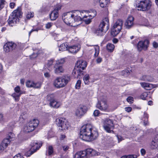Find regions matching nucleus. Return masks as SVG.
Returning <instances> with one entry per match:
<instances>
[{"mask_svg":"<svg viewBox=\"0 0 158 158\" xmlns=\"http://www.w3.org/2000/svg\"><path fill=\"white\" fill-rule=\"evenodd\" d=\"M81 48V46L79 44L68 46V51L72 53H76L79 51Z\"/></svg>","mask_w":158,"mask_h":158,"instance_id":"6ab92c4d","label":"nucleus"},{"mask_svg":"<svg viewBox=\"0 0 158 158\" xmlns=\"http://www.w3.org/2000/svg\"><path fill=\"white\" fill-rule=\"evenodd\" d=\"M139 2L136 5V8L138 10L143 11H147L152 6L150 0H138Z\"/></svg>","mask_w":158,"mask_h":158,"instance_id":"6e6552de","label":"nucleus"},{"mask_svg":"<svg viewBox=\"0 0 158 158\" xmlns=\"http://www.w3.org/2000/svg\"><path fill=\"white\" fill-rule=\"evenodd\" d=\"M98 135L97 131L90 124L84 125L81 128L80 137L83 140H93L97 138Z\"/></svg>","mask_w":158,"mask_h":158,"instance_id":"f257e3e1","label":"nucleus"},{"mask_svg":"<svg viewBox=\"0 0 158 158\" xmlns=\"http://www.w3.org/2000/svg\"><path fill=\"white\" fill-rule=\"evenodd\" d=\"M68 46L66 43L62 44L59 47V50L60 51H68Z\"/></svg>","mask_w":158,"mask_h":158,"instance_id":"2f4dec72","label":"nucleus"},{"mask_svg":"<svg viewBox=\"0 0 158 158\" xmlns=\"http://www.w3.org/2000/svg\"><path fill=\"white\" fill-rule=\"evenodd\" d=\"M53 23L51 22H49L45 25V27L47 29H49L52 26Z\"/></svg>","mask_w":158,"mask_h":158,"instance_id":"49530a36","label":"nucleus"},{"mask_svg":"<svg viewBox=\"0 0 158 158\" xmlns=\"http://www.w3.org/2000/svg\"><path fill=\"white\" fill-rule=\"evenodd\" d=\"M123 25V21L120 19H118L114 24L112 28L111 34L113 36L117 35L121 31Z\"/></svg>","mask_w":158,"mask_h":158,"instance_id":"1a4fd4ad","label":"nucleus"},{"mask_svg":"<svg viewBox=\"0 0 158 158\" xmlns=\"http://www.w3.org/2000/svg\"><path fill=\"white\" fill-rule=\"evenodd\" d=\"M13 158H23V157L21 156L20 154H18L17 155L15 156Z\"/></svg>","mask_w":158,"mask_h":158,"instance_id":"13d9d810","label":"nucleus"},{"mask_svg":"<svg viewBox=\"0 0 158 158\" xmlns=\"http://www.w3.org/2000/svg\"><path fill=\"white\" fill-rule=\"evenodd\" d=\"M6 3L5 0H0V10L4 8Z\"/></svg>","mask_w":158,"mask_h":158,"instance_id":"a19ab883","label":"nucleus"},{"mask_svg":"<svg viewBox=\"0 0 158 158\" xmlns=\"http://www.w3.org/2000/svg\"><path fill=\"white\" fill-rule=\"evenodd\" d=\"M96 106L101 111H107L109 109V105L106 100H101L98 101Z\"/></svg>","mask_w":158,"mask_h":158,"instance_id":"2eb2a0df","label":"nucleus"},{"mask_svg":"<svg viewBox=\"0 0 158 158\" xmlns=\"http://www.w3.org/2000/svg\"><path fill=\"white\" fill-rule=\"evenodd\" d=\"M89 76L88 74H85L83 77V80L85 84L88 85L89 84Z\"/></svg>","mask_w":158,"mask_h":158,"instance_id":"f704fd0d","label":"nucleus"},{"mask_svg":"<svg viewBox=\"0 0 158 158\" xmlns=\"http://www.w3.org/2000/svg\"><path fill=\"white\" fill-rule=\"evenodd\" d=\"M95 2H97L99 1L100 6L104 8L107 6L110 3V0H94Z\"/></svg>","mask_w":158,"mask_h":158,"instance_id":"a878e982","label":"nucleus"},{"mask_svg":"<svg viewBox=\"0 0 158 158\" xmlns=\"http://www.w3.org/2000/svg\"><path fill=\"white\" fill-rule=\"evenodd\" d=\"M87 158L94 156L97 155V153L95 150L91 148L85 150Z\"/></svg>","mask_w":158,"mask_h":158,"instance_id":"393cba45","label":"nucleus"},{"mask_svg":"<svg viewBox=\"0 0 158 158\" xmlns=\"http://www.w3.org/2000/svg\"><path fill=\"white\" fill-rule=\"evenodd\" d=\"M74 158H87L85 150L77 152L74 156Z\"/></svg>","mask_w":158,"mask_h":158,"instance_id":"b1692460","label":"nucleus"},{"mask_svg":"<svg viewBox=\"0 0 158 158\" xmlns=\"http://www.w3.org/2000/svg\"><path fill=\"white\" fill-rule=\"evenodd\" d=\"M34 14L33 12H28L26 16V17L27 19H30L34 16Z\"/></svg>","mask_w":158,"mask_h":158,"instance_id":"ea45409f","label":"nucleus"},{"mask_svg":"<svg viewBox=\"0 0 158 158\" xmlns=\"http://www.w3.org/2000/svg\"><path fill=\"white\" fill-rule=\"evenodd\" d=\"M144 116L145 118H144V119L143 120L144 121V124L145 126L148 125V114L146 113H144Z\"/></svg>","mask_w":158,"mask_h":158,"instance_id":"4c0bfd02","label":"nucleus"},{"mask_svg":"<svg viewBox=\"0 0 158 158\" xmlns=\"http://www.w3.org/2000/svg\"><path fill=\"white\" fill-rule=\"evenodd\" d=\"M39 121L38 119H33L30 120L23 127V131L28 133L34 131L38 126Z\"/></svg>","mask_w":158,"mask_h":158,"instance_id":"39448f33","label":"nucleus"},{"mask_svg":"<svg viewBox=\"0 0 158 158\" xmlns=\"http://www.w3.org/2000/svg\"><path fill=\"white\" fill-rule=\"evenodd\" d=\"M104 129L108 133L113 132L112 130L114 128V124L113 121L110 119H107L104 121L103 125Z\"/></svg>","mask_w":158,"mask_h":158,"instance_id":"f8f14e48","label":"nucleus"},{"mask_svg":"<svg viewBox=\"0 0 158 158\" xmlns=\"http://www.w3.org/2000/svg\"><path fill=\"white\" fill-rule=\"evenodd\" d=\"M114 48V46L112 44L109 43L106 46V49L110 52H112Z\"/></svg>","mask_w":158,"mask_h":158,"instance_id":"473e14b6","label":"nucleus"},{"mask_svg":"<svg viewBox=\"0 0 158 158\" xmlns=\"http://www.w3.org/2000/svg\"><path fill=\"white\" fill-rule=\"evenodd\" d=\"M16 46L15 44L12 42H8L4 46V50L6 52H8L15 49Z\"/></svg>","mask_w":158,"mask_h":158,"instance_id":"f3484780","label":"nucleus"},{"mask_svg":"<svg viewBox=\"0 0 158 158\" xmlns=\"http://www.w3.org/2000/svg\"><path fill=\"white\" fill-rule=\"evenodd\" d=\"M140 84L142 87L147 90L151 89L153 88V85L149 83L141 82Z\"/></svg>","mask_w":158,"mask_h":158,"instance_id":"c85d7f7f","label":"nucleus"},{"mask_svg":"<svg viewBox=\"0 0 158 158\" xmlns=\"http://www.w3.org/2000/svg\"><path fill=\"white\" fill-rule=\"evenodd\" d=\"M100 114V111L98 110H96L93 113V115L95 117H96L98 116Z\"/></svg>","mask_w":158,"mask_h":158,"instance_id":"a18cd8bd","label":"nucleus"},{"mask_svg":"<svg viewBox=\"0 0 158 158\" xmlns=\"http://www.w3.org/2000/svg\"><path fill=\"white\" fill-rule=\"evenodd\" d=\"M87 66L86 62L83 60H80L77 61L75 67L73 72L75 78L80 77L83 74V70Z\"/></svg>","mask_w":158,"mask_h":158,"instance_id":"7ed1b4c3","label":"nucleus"},{"mask_svg":"<svg viewBox=\"0 0 158 158\" xmlns=\"http://www.w3.org/2000/svg\"><path fill=\"white\" fill-rule=\"evenodd\" d=\"M148 95L147 92H144L143 93L140 95V97L143 100H145L146 99Z\"/></svg>","mask_w":158,"mask_h":158,"instance_id":"79ce46f5","label":"nucleus"},{"mask_svg":"<svg viewBox=\"0 0 158 158\" xmlns=\"http://www.w3.org/2000/svg\"><path fill=\"white\" fill-rule=\"evenodd\" d=\"M127 101L128 102L131 103H133V97L130 96L127 98Z\"/></svg>","mask_w":158,"mask_h":158,"instance_id":"8fccbe9b","label":"nucleus"},{"mask_svg":"<svg viewBox=\"0 0 158 158\" xmlns=\"http://www.w3.org/2000/svg\"><path fill=\"white\" fill-rule=\"evenodd\" d=\"M140 152L141 155L143 156L146 153V151L144 149L142 148Z\"/></svg>","mask_w":158,"mask_h":158,"instance_id":"bf43d9fd","label":"nucleus"},{"mask_svg":"<svg viewBox=\"0 0 158 158\" xmlns=\"http://www.w3.org/2000/svg\"><path fill=\"white\" fill-rule=\"evenodd\" d=\"M80 14V12L77 10L65 12L62 15V19L66 24L73 26L74 23L81 21Z\"/></svg>","mask_w":158,"mask_h":158,"instance_id":"f03ea898","label":"nucleus"},{"mask_svg":"<svg viewBox=\"0 0 158 158\" xmlns=\"http://www.w3.org/2000/svg\"><path fill=\"white\" fill-rule=\"evenodd\" d=\"M54 67V72L55 73L58 74L63 72L64 69L62 65L56 64Z\"/></svg>","mask_w":158,"mask_h":158,"instance_id":"bb28decb","label":"nucleus"},{"mask_svg":"<svg viewBox=\"0 0 158 158\" xmlns=\"http://www.w3.org/2000/svg\"><path fill=\"white\" fill-rule=\"evenodd\" d=\"M94 49L95 51L94 56L95 57H97L99 52V47L98 45H95L94 46Z\"/></svg>","mask_w":158,"mask_h":158,"instance_id":"e433bc0d","label":"nucleus"},{"mask_svg":"<svg viewBox=\"0 0 158 158\" xmlns=\"http://www.w3.org/2000/svg\"><path fill=\"white\" fill-rule=\"evenodd\" d=\"M56 124L61 130L67 129L69 124L67 120L63 118H60L56 120Z\"/></svg>","mask_w":158,"mask_h":158,"instance_id":"9b49d317","label":"nucleus"},{"mask_svg":"<svg viewBox=\"0 0 158 158\" xmlns=\"http://www.w3.org/2000/svg\"><path fill=\"white\" fill-rule=\"evenodd\" d=\"M102 60V59L100 57H98L96 60V61L97 63H99L101 62Z\"/></svg>","mask_w":158,"mask_h":158,"instance_id":"680f3d73","label":"nucleus"},{"mask_svg":"<svg viewBox=\"0 0 158 158\" xmlns=\"http://www.w3.org/2000/svg\"><path fill=\"white\" fill-rule=\"evenodd\" d=\"M149 43V41L147 40L139 42L137 45L138 50L139 51H141L142 49L146 50L148 48Z\"/></svg>","mask_w":158,"mask_h":158,"instance_id":"a211bd4d","label":"nucleus"},{"mask_svg":"<svg viewBox=\"0 0 158 158\" xmlns=\"http://www.w3.org/2000/svg\"><path fill=\"white\" fill-rule=\"evenodd\" d=\"M22 13L20 7H18L14 10L9 16L8 20V24L12 26L14 24L16 23L19 20V18L22 15Z\"/></svg>","mask_w":158,"mask_h":158,"instance_id":"20e7f679","label":"nucleus"},{"mask_svg":"<svg viewBox=\"0 0 158 158\" xmlns=\"http://www.w3.org/2000/svg\"><path fill=\"white\" fill-rule=\"evenodd\" d=\"M88 108L85 106H80L75 111V115L78 118H81L86 113L88 110Z\"/></svg>","mask_w":158,"mask_h":158,"instance_id":"4468645a","label":"nucleus"},{"mask_svg":"<svg viewBox=\"0 0 158 158\" xmlns=\"http://www.w3.org/2000/svg\"><path fill=\"white\" fill-rule=\"evenodd\" d=\"M61 6H62L60 5H57L54 10H57V12H58L59 10L61 9Z\"/></svg>","mask_w":158,"mask_h":158,"instance_id":"3c124183","label":"nucleus"},{"mask_svg":"<svg viewBox=\"0 0 158 158\" xmlns=\"http://www.w3.org/2000/svg\"><path fill=\"white\" fill-rule=\"evenodd\" d=\"M64 62V59H62L60 60H58L56 64H59L60 65H62V64H63Z\"/></svg>","mask_w":158,"mask_h":158,"instance_id":"de8ad7c7","label":"nucleus"},{"mask_svg":"<svg viewBox=\"0 0 158 158\" xmlns=\"http://www.w3.org/2000/svg\"><path fill=\"white\" fill-rule=\"evenodd\" d=\"M118 42V40L116 38H114L113 40V42L114 43L116 44Z\"/></svg>","mask_w":158,"mask_h":158,"instance_id":"69168bd1","label":"nucleus"},{"mask_svg":"<svg viewBox=\"0 0 158 158\" xmlns=\"http://www.w3.org/2000/svg\"><path fill=\"white\" fill-rule=\"evenodd\" d=\"M107 25V30H108L109 27V20L108 18L106 17L103 19L102 21L100 23L98 28L103 30L107 27L106 24Z\"/></svg>","mask_w":158,"mask_h":158,"instance_id":"5701e85b","label":"nucleus"},{"mask_svg":"<svg viewBox=\"0 0 158 158\" xmlns=\"http://www.w3.org/2000/svg\"><path fill=\"white\" fill-rule=\"evenodd\" d=\"M46 99L49 102V106L52 108L57 109L61 105V102L55 98V95L53 94L48 95Z\"/></svg>","mask_w":158,"mask_h":158,"instance_id":"0eeeda50","label":"nucleus"},{"mask_svg":"<svg viewBox=\"0 0 158 158\" xmlns=\"http://www.w3.org/2000/svg\"><path fill=\"white\" fill-rule=\"evenodd\" d=\"M27 114L26 113H22L19 117V120L21 121H24L26 118Z\"/></svg>","mask_w":158,"mask_h":158,"instance_id":"58836bf2","label":"nucleus"},{"mask_svg":"<svg viewBox=\"0 0 158 158\" xmlns=\"http://www.w3.org/2000/svg\"><path fill=\"white\" fill-rule=\"evenodd\" d=\"M70 80L69 77L67 76L59 77L55 80L53 85L57 88H62L65 86Z\"/></svg>","mask_w":158,"mask_h":158,"instance_id":"423d86ee","label":"nucleus"},{"mask_svg":"<svg viewBox=\"0 0 158 158\" xmlns=\"http://www.w3.org/2000/svg\"><path fill=\"white\" fill-rule=\"evenodd\" d=\"M148 104L149 105H152V102L151 101H148Z\"/></svg>","mask_w":158,"mask_h":158,"instance_id":"774afa93","label":"nucleus"},{"mask_svg":"<svg viewBox=\"0 0 158 158\" xmlns=\"http://www.w3.org/2000/svg\"><path fill=\"white\" fill-rule=\"evenodd\" d=\"M53 148L51 146L48 147V149L46 152V155L48 154L49 156L51 155L53 153Z\"/></svg>","mask_w":158,"mask_h":158,"instance_id":"72a5a7b5","label":"nucleus"},{"mask_svg":"<svg viewBox=\"0 0 158 158\" xmlns=\"http://www.w3.org/2000/svg\"><path fill=\"white\" fill-rule=\"evenodd\" d=\"M26 85L28 87L39 88L41 87V84L40 82L35 83L33 81H28L27 82Z\"/></svg>","mask_w":158,"mask_h":158,"instance_id":"412c9836","label":"nucleus"},{"mask_svg":"<svg viewBox=\"0 0 158 158\" xmlns=\"http://www.w3.org/2000/svg\"><path fill=\"white\" fill-rule=\"evenodd\" d=\"M150 148L152 149L158 150V135L155 137L151 142Z\"/></svg>","mask_w":158,"mask_h":158,"instance_id":"4be33fe9","label":"nucleus"},{"mask_svg":"<svg viewBox=\"0 0 158 158\" xmlns=\"http://www.w3.org/2000/svg\"><path fill=\"white\" fill-rule=\"evenodd\" d=\"M14 91L15 92L12 94L11 96L15 102H18L19 101L20 97L21 94H26L25 91L21 90L19 86H17L15 88Z\"/></svg>","mask_w":158,"mask_h":158,"instance_id":"ddd939ff","label":"nucleus"},{"mask_svg":"<svg viewBox=\"0 0 158 158\" xmlns=\"http://www.w3.org/2000/svg\"><path fill=\"white\" fill-rule=\"evenodd\" d=\"M31 148L30 149L31 151L28 152L26 154L27 156H29L34 152L39 149L42 146L41 144H38L36 142L34 141L31 144Z\"/></svg>","mask_w":158,"mask_h":158,"instance_id":"dca6fc26","label":"nucleus"},{"mask_svg":"<svg viewBox=\"0 0 158 158\" xmlns=\"http://www.w3.org/2000/svg\"><path fill=\"white\" fill-rule=\"evenodd\" d=\"M134 18L132 16H129L125 23V26L127 29L131 28L134 25Z\"/></svg>","mask_w":158,"mask_h":158,"instance_id":"aec40b11","label":"nucleus"},{"mask_svg":"<svg viewBox=\"0 0 158 158\" xmlns=\"http://www.w3.org/2000/svg\"><path fill=\"white\" fill-rule=\"evenodd\" d=\"M81 84V81L80 80H78L75 86V88L77 89H79L80 88Z\"/></svg>","mask_w":158,"mask_h":158,"instance_id":"37998d69","label":"nucleus"},{"mask_svg":"<svg viewBox=\"0 0 158 158\" xmlns=\"http://www.w3.org/2000/svg\"><path fill=\"white\" fill-rule=\"evenodd\" d=\"M15 4L14 2H11L10 4V7L11 9H13L14 8Z\"/></svg>","mask_w":158,"mask_h":158,"instance_id":"6e6d98bb","label":"nucleus"},{"mask_svg":"<svg viewBox=\"0 0 158 158\" xmlns=\"http://www.w3.org/2000/svg\"><path fill=\"white\" fill-rule=\"evenodd\" d=\"M117 138L118 139V142L119 143L123 140V139L122 137L120 135H117Z\"/></svg>","mask_w":158,"mask_h":158,"instance_id":"5fc2aeb1","label":"nucleus"},{"mask_svg":"<svg viewBox=\"0 0 158 158\" xmlns=\"http://www.w3.org/2000/svg\"><path fill=\"white\" fill-rule=\"evenodd\" d=\"M62 148L64 151L66 152L68 150L69 148V147L68 145H63Z\"/></svg>","mask_w":158,"mask_h":158,"instance_id":"09e8293b","label":"nucleus"},{"mask_svg":"<svg viewBox=\"0 0 158 158\" xmlns=\"http://www.w3.org/2000/svg\"><path fill=\"white\" fill-rule=\"evenodd\" d=\"M88 16H90L92 19L97 15V12L95 10H93L91 11L89 14H88Z\"/></svg>","mask_w":158,"mask_h":158,"instance_id":"c9c22d12","label":"nucleus"},{"mask_svg":"<svg viewBox=\"0 0 158 158\" xmlns=\"http://www.w3.org/2000/svg\"><path fill=\"white\" fill-rule=\"evenodd\" d=\"M53 63V60H50L48 61V63H47V65L48 66H51L52 65V64Z\"/></svg>","mask_w":158,"mask_h":158,"instance_id":"4d7b16f0","label":"nucleus"},{"mask_svg":"<svg viewBox=\"0 0 158 158\" xmlns=\"http://www.w3.org/2000/svg\"><path fill=\"white\" fill-rule=\"evenodd\" d=\"M4 118L3 115L0 114V122H1L3 120Z\"/></svg>","mask_w":158,"mask_h":158,"instance_id":"0e129e2a","label":"nucleus"},{"mask_svg":"<svg viewBox=\"0 0 158 158\" xmlns=\"http://www.w3.org/2000/svg\"><path fill=\"white\" fill-rule=\"evenodd\" d=\"M125 110L128 112H130L132 110V108L130 107H126L125 108Z\"/></svg>","mask_w":158,"mask_h":158,"instance_id":"603ef678","label":"nucleus"},{"mask_svg":"<svg viewBox=\"0 0 158 158\" xmlns=\"http://www.w3.org/2000/svg\"><path fill=\"white\" fill-rule=\"evenodd\" d=\"M44 76L47 78H48L50 77V75L49 73L48 72H46L44 73Z\"/></svg>","mask_w":158,"mask_h":158,"instance_id":"e2e57ef3","label":"nucleus"},{"mask_svg":"<svg viewBox=\"0 0 158 158\" xmlns=\"http://www.w3.org/2000/svg\"><path fill=\"white\" fill-rule=\"evenodd\" d=\"M59 13L57 10H53L50 15V17L51 20H55L58 17Z\"/></svg>","mask_w":158,"mask_h":158,"instance_id":"cd10ccee","label":"nucleus"},{"mask_svg":"<svg viewBox=\"0 0 158 158\" xmlns=\"http://www.w3.org/2000/svg\"><path fill=\"white\" fill-rule=\"evenodd\" d=\"M5 23V20L4 19H0V23L3 25H4Z\"/></svg>","mask_w":158,"mask_h":158,"instance_id":"864d4df0","label":"nucleus"},{"mask_svg":"<svg viewBox=\"0 0 158 158\" xmlns=\"http://www.w3.org/2000/svg\"><path fill=\"white\" fill-rule=\"evenodd\" d=\"M152 44H153V46L154 48H156L158 47V44L156 42H154Z\"/></svg>","mask_w":158,"mask_h":158,"instance_id":"052dcab7","label":"nucleus"},{"mask_svg":"<svg viewBox=\"0 0 158 158\" xmlns=\"http://www.w3.org/2000/svg\"><path fill=\"white\" fill-rule=\"evenodd\" d=\"M137 156L136 155H128L127 156H123L121 158H136Z\"/></svg>","mask_w":158,"mask_h":158,"instance_id":"c03bdc74","label":"nucleus"},{"mask_svg":"<svg viewBox=\"0 0 158 158\" xmlns=\"http://www.w3.org/2000/svg\"><path fill=\"white\" fill-rule=\"evenodd\" d=\"M14 136L12 133H9L8 135L3 140L0 145V152H3L7 148Z\"/></svg>","mask_w":158,"mask_h":158,"instance_id":"9d476101","label":"nucleus"},{"mask_svg":"<svg viewBox=\"0 0 158 158\" xmlns=\"http://www.w3.org/2000/svg\"><path fill=\"white\" fill-rule=\"evenodd\" d=\"M66 137V136L65 135H61V137H60V139H63L64 138H65Z\"/></svg>","mask_w":158,"mask_h":158,"instance_id":"338daca9","label":"nucleus"},{"mask_svg":"<svg viewBox=\"0 0 158 158\" xmlns=\"http://www.w3.org/2000/svg\"><path fill=\"white\" fill-rule=\"evenodd\" d=\"M106 26L107 27V25L106 24ZM107 27L105 28V29L102 30L101 29H99V28H98V29L96 30V34L98 35L101 36L104 35V34L106 33V32L107 31Z\"/></svg>","mask_w":158,"mask_h":158,"instance_id":"c756f323","label":"nucleus"},{"mask_svg":"<svg viewBox=\"0 0 158 158\" xmlns=\"http://www.w3.org/2000/svg\"><path fill=\"white\" fill-rule=\"evenodd\" d=\"M92 19L90 16H88V15H85L82 18H81V21L82 20H83L86 24H88L90 23Z\"/></svg>","mask_w":158,"mask_h":158,"instance_id":"7c9ffc66","label":"nucleus"}]
</instances>
